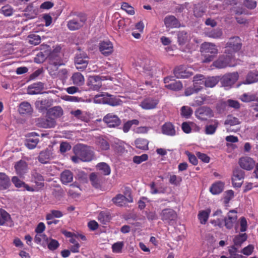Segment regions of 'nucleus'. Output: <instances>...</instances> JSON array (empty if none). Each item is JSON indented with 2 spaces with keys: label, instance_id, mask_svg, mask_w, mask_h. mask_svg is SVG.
Segmentation results:
<instances>
[{
  "label": "nucleus",
  "instance_id": "nucleus-54",
  "mask_svg": "<svg viewBox=\"0 0 258 258\" xmlns=\"http://www.w3.org/2000/svg\"><path fill=\"white\" fill-rule=\"evenodd\" d=\"M121 8L129 15H133L135 14L134 8L130 5L127 3H123L121 5Z\"/></svg>",
  "mask_w": 258,
  "mask_h": 258
},
{
  "label": "nucleus",
  "instance_id": "nucleus-9",
  "mask_svg": "<svg viewBox=\"0 0 258 258\" xmlns=\"http://www.w3.org/2000/svg\"><path fill=\"white\" fill-rule=\"evenodd\" d=\"M161 219L162 221L168 223L169 224L174 222L177 217L176 213L171 209H165L162 210L160 213Z\"/></svg>",
  "mask_w": 258,
  "mask_h": 258
},
{
  "label": "nucleus",
  "instance_id": "nucleus-62",
  "mask_svg": "<svg viewBox=\"0 0 258 258\" xmlns=\"http://www.w3.org/2000/svg\"><path fill=\"white\" fill-rule=\"evenodd\" d=\"M244 5L249 9H253L256 6V2L253 0H245L244 1Z\"/></svg>",
  "mask_w": 258,
  "mask_h": 258
},
{
  "label": "nucleus",
  "instance_id": "nucleus-50",
  "mask_svg": "<svg viewBox=\"0 0 258 258\" xmlns=\"http://www.w3.org/2000/svg\"><path fill=\"white\" fill-rule=\"evenodd\" d=\"M63 216L62 212L58 210H52L50 213L47 214L46 219L47 220H52L54 218H60Z\"/></svg>",
  "mask_w": 258,
  "mask_h": 258
},
{
  "label": "nucleus",
  "instance_id": "nucleus-45",
  "mask_svg": "<svg viewBox=\"0 0 258 258\" xmlns=\"http://www.w3.org/2000/svg\"><path fill=\"white\" fill-rule=\"evenodd\" d=\"M27 39L30 44L34 45H38L41 42L40 36L35 33L29 35L27 37Z\"/></svg>",
  "mask_w": 258,
  "mask_h": 258
},
{
  "label": "nucleus",
  "instance_id": "nucleus-14",
  "mask_svg": "<svg viewBox=\"0 0 258 258\" xmlns=\"http://www.w3.org/2000/svg\"><path fill=\"white\" fill-rule=\"evenodd\" d=\"M103 120L108 125L109 127H116L121 123L120 119L116 115L112 113H108L106 115Z\"/></svg>",
  "mask_w": 258,
  "mask_h": 258
},
{
  "label": "nucleus",
  "instance_id": "nucleus-41",
  "mask_svg": "<svg viewBox=\"0 0 258 258\" xmlns=\"http://www.w3.org/2000/svg\"><path fill=\"white\" fill-rule=\"evenodd\" d=\"M247 238V235L246 233L240 234L236 235L233 239L235 246L239 247L241 246L242 243L246 240Z\"/></svg>",
  "mask_w": 258,
  "mask_h": 258
},
{
  "label": "nucleus",
  "instance_id": "nucleus-7",
  "mask_svg": "<svg viewBox=\"0 0 258 258\" xmlns=\"http://www.w3.org/2000/svg\"><path fill=\"white\" fill-rule=\"evenodd\" d=\"M241 40L239 37H231L226 44L225 53L232 55L233 53L239 51L241 49Z\"/></svg>",
  "mask_w": 258,
  "mask_h": 258
},
{
  "label": "nucleus",
  "instance_id": "nucleus-38",
  "mask_svg": "<svg viewBox=\"0 0 258 258\" xmlns=\"http://www.w3.org/2000/svg\"><path fill=\"white\" fill-rule=\"evenodd\" d=\"M210 212V209L202 210L199 212L198 216L201 224H205L206 223L209 218Z\"/></svg>",
  "mask_w": 258,
  "mask_h": 258
},
{
  "label": "nucleus",
  "instance_id": "nucleus-52",
  "mask_svg": "<svg viewBox=\"0 0 258 258\" xmlns=\"http://www.w3.org/2000/svg\"><path fill=\"white\" fill-rule=\"evenodd\" d=\"M48 54L49 53L48 52H39L35 57L34 60L37 63L42 62L48 56Z\"/></svg>",
  "mask_w": 258,
  "mask_h": 258
},
{
  "label": "nucleus",
  "instance_id": "nucleus-15",
  "mask_svg": "<svg viewBox=\"0 0 258 258\" xmlns=\"http://www.w3.org/2000/svg\"><path fill=\"white\" fill-rule=\"evenodd\" d=\"M237 212L234 210L230 211L228 214L227 217L224 218L225 226L226 228L230 229H231L234 223L237 219Z\"/></svg>",
  "mask_w": 258,
  "mask_h": 258
},
{
  "label": "nucleus",
  "instance_id": "nucleus-26",
  "mask_svg": "<svg viewBox=\"0 0 258 258\" xmlns=\"http://www.w3.org/2000/svg\"><path fill=\"white\" fill-rule=\"evenodd\" d=\"M158 101L151 98L144 100L141 104V106L145 109H152L156 107Z\"/></svg>",
  "mask_w": 258,
  "mask_h": 258
},
{
  "label": "nucleus",
  "instance_id": "nucleus-24",
  "mask_svg": "<svg viewBox=\"0 0 258 258\" xmlns=\"http://www.w3.org/2000/svg\"><path fill=\"white\" fill-rule=\"evenodd\" d=\"M39 126L45 128L54 127L56 125L55 119L50 116L46 119H41L38 122Z\"/></svg>",
  "mask_w": 258,
  "mask_h": 258
},
{
  "label": "nucleus",
  "instance_id": "nucleus-20",
  "mask_svg": "<svg viewBox=\"0 0 258 258\" xmlns=\"http://www.w3.org/2000/svg\"><path fill=\"white\" fill-rule=\"evenodd\" d=\"M239 164L242 168L250 170L254 166V162L249 157H243L239 159Z\"/></svg>",
  "mask_w": 258,
  "mask_h": 258
},
{
  "label": "nucleus",
  "instance_id": "nucleus-35",
  "mask_svg": "<svg viewBox=\"0 0 258 258\" xmlns=\"http://www.w3.org/2000/svg\"><path fill=\"white\" fill-rule=\"evenodd\" d=\"M12 182L14 184L16 187L20 188L23 187L28 191H33V188L30 187L28 185L26 184L18 178L17 176L13 177L12 179Z\"/></svg>",
  "mask_w": 258,
  "mask_h": 258
},
{
  "label": "nucleus",
  "instance_id": "nucleus-6",
  "mask_svg": "<svg viewBox=\"0 0 258 258\" xmlns=\"http://www.w3.org/2000/svg\"><path fill=\"white\" fill-rule=\"evenodd\" d=\"M112 202L117 206L122 207L127 203H132L133 197L131 196V192L129 189H126L123 195L118 194L112 199Z\"/></svg>",
  "mask_w": 258,
  "mask_h": 258
},
{
  "label": "nucleus",
  "instance_id": "nucleus-2",
  "mask_svg": "<svg viewBox=\"0 0 258 258\" xmlns=\"http://www.w3.org/2000/svg\"><path fill=\"white\" fill-rule=\"evenodd\" d=\"M95 103L108 104L111 106H116L120 104L121 101L107 93L101 92L96 95L93 99Z\"/></svg>",
  "mask_w": 258,
  "mask_h": 258
},
{
  "label": "nucleus",
  "instance_id": "nucleus-10",
  "mask_svg": "<svg viewBox=\"0 0 258 258\" xmlns=\"http://www.w3.org/2000/svg\"><path fill=\"white\" fill-rule=\"evenodd\" d=\"M244 171L239 168L234 170L232 177L233 185L236 187H240L243 182Z\"/></svg>",
  "mask_w": 258,
  "mask_h": 258
},
{
  "label": "nucleus",
  "instance_id": "nucleus-17",
  "mask_svg": "<svg viewBox=\"0 0 258 258\" xmlns=\"http://www.w3.org/2000/svg\"><path fill=\"white\" fill-rule=\"evenodd\" d=\"M238 74L237 72L225 75L222 78V84L224 86H231L238 80Z\"/></svg>",
  "mask_w": 258,
  "mask_h": 258
},
{
  "label": "nucleus",
  "instance_id": "nucleus-47",
  "mask_svg": "<svg viewBox=\"0 0 258 258\" xmlns=\"http://www.w3.org/2000/svg\"><path fill=\"white\" fill-rule=\"evenodd\" d=\"M222 30L219 28L212 30L206 33L207 36L215 39L220 38L222 35Z\"/></svg>",
  "mask_w": 258,
  "mask_h": 258
},
{
  "label": "nucleus",
  "instance_id": "nucleus-27",
  "mask_svg": "<svg viewBox=\"0 0 258 258\" xmlns=\"http://www.w3.org/2000/svg\"><path fill=\"white\" fill-rule=\"evenodd\" d=\"M48 116L53 118L60 117L63 115V110L60 106H55L49 109L47 111Z\"/></svg>",
  "mask_w": 258,
  "mask_h": 258
},
{
  "label": "nucleus",
  "instance_id": "nucleus-30",
  "mask_svg": "<svg viewBox=\"0 0 258 258\" xmlns=\"http://www.w3.org/2000/svg\"><path fill=\"white\" fill-rule=\"evenodd\" d=\"M11 184L9 177L4 173L0 172V189H6Z\"/></svg>",
  "mask_w": 258,
  "mask_h": 258
},
{
  "label": "nucleus",
  "instance_id": "nucleus-4",
  "mask_svg": "<svg viewBox=\"0 0 258 258\" xmlns=\"http://www.w3.org/2000/svg\"><path fill=\"white\" fill-rule=\"evenodd\" d=\"M195 81L196 84H199L201 86L212 88L219 81V77L216 76L205 78L203 75H197L195 76Z\"/></svg>",
  "mask_w": 258,
  "mask_h": 258
},
{
  "label": "nucleus",
  "instance_id": "nucleus-11",
  "mask_svg": "<svg viewBox=\"0 0 258 258\" xmlns=\"http://www.w3.org/2000/svg\"><path fill=\"white\" fill-rule=\"evenodd\" d=\"M196 116L201 120H207L213 116L212 110L208 107L203 106L199 108L195 111Z\"/></svg>",
  "mask_w": 258,
  "mask_h": 258
},
{
  "label": "nucleus",
  "instance_id": "nucleus-42",
  "mask_svg": "<svg viewBox=\"0 0 258 258\" xmlns=\"http://www.w3.org/2000/svg\"><path fill=\"white\" fill-rule=\"evenodd\" d=\"M258 81V72H250L247 76L244 84H251L256 82Z\"/></svg>",
  "mask_w": 258,
  "mask_h": 258
},
{
  "label": "nucleus",
  "instance_id": "nucleus-39",
  "mask_svg": "<svg viewBox=\"0 0 258 258\" xmlns=\"http://www.w3.org/2000/svg\"><path fill=\"white\" fill-rule=\"evenodd\" d=\"M224 188V184L221 181L217 182L211 186L210 191L213 195L219 194L221 192Z\"/></svg>",
  "mask_w": 258,
  "mask_h": 258
},
{
  "label": "nucleus",
  "instance_id": "nucleus-18",
  "mask_svg": "<svg viewBox=\"0 0 258 258\" xmlns=\"http://www.w3.org/2000/svg\"><path fill=\"white\" fill-rule=\"evenodd\" d=\"M87 85L90 89L98 90L102 86L101 79L98 76H90L88 79Z\"/></svg>",
  "mask_w": 258,
  "mask_h": 258
},
{
  "label": "nucleus",
  "instance_id": "nucleus-8",
  "mask_svg": "<svg viewBox=\"0 0 258 258\" xmlns=\"http://www.w3.org/2000/svg\"><path fill=\"white\" fill-rule=\"evenodd\" d=\"M89 63V57L85 52L77 53L75 57V64L77 70L82 71L87 67Z\"/></svg>",
  "mask_w": 258,
  "mask_h": 258
},
{
  "label": "nucleus",
  "instance_id": "nucleus-22",
  "mask_svg": "<svg viewBox=\"0 0 258 258\" xmlns=\"http://www.w3.org/2000/svg\"><path fill=\"white\" fill-rule=\"evenodd\" d=\"M164 23L167 28L179 27L180 25L178 20L174 16H167L164 19Z\"/></svg>",
  "mask_w": 258,
  "mask_h": 258
},
{
  "label": "nucleus",
  "instance_id": "nucleus-29",
  "mask_svg": "<svg viewBox=\"0 0 258 258\" xmlns=\"http://www.w3.org/2000/svg\"><path fill=\"white\" fill-rule=\"evenodd\" d=\"M73 174L68 170L63 171L60 174V180L63 184H66L73 181Z\"/></svg>",
  "mask_w": 258,
  "mask_h": 258
},
{
  "label": "nucleus",
  "instance_id": "nucleus-21",
  "mask_svg": "<svg viewBox=\"0 0 258 258\" xmlns=\"http://www.w3.org/2000/svg\"><path fill=\"white\" fill-rule=\"evenodd\" d=\"M53 158L52 151L48 149L41 151L38 156V160L43 164H46Z\"/></svg>",
  "mask_w": 258,
  "mask_h": 258
},
{
  "label": "nucleus",
  "instance_id": "nucleus-5",
  "mask_svg": "<svg viewBox=\"0 0 258 258\" xmlns=\"http://www.w3.org/2000/svg\"><path fill=\"white\" fill-rule=\"evenodd\" d=\"M86 21V16L83 14H80L76 17L69 20L68 22L67 26L71 31L77 30L83 27Z\"/></svg>",
  "mask_w": 258,
  "mask_h": 258
},
{
  "label": "nucleus",
  "instance_id": "nucleus-46",
  "mask_svg": "<svg viewBox=\"0 0 258 258\" xmlns=\"http://www.w3.org/2000/svg\"><path fill=\"white\" fill-rule=\"evenodd\" d=\"M136 67L137 69H138V66L141 68L142 67L146 71H150L152 70V67L150 66V61L148 59H145L144 62H139L138 61L136 62Z\"/></svg>",
  "mask_w": 258,
  "mask_h": 258
},
{
  "label": "nucleus",
  "instance_id": "nucleus-61",
  "mask_svg": "<svg viewBox=\"0 0 258 258\" xmlns=\"http://www.w3.org/2000/svg\"><path fill=\"white\" fill-rule=\"evenodd\" d=\"M181 111L182 115L186 117L190 116L192 112V109L190 107L187 106H183L181 108Z\"/></svg>",
  "mask_w": 258,
  "mask_h": 258
},
{
  "label": "nucleus",
  "instance_id": "nucleus-34",
  "mask_svg": "<svg viewBox=\"0 0 258 258\" xmlns=\"http://www.w3.org/2000/svg\"><path fill=\"white\" fill-rule=\"evenodd\" d=\"M90 180L92 185L94 187H100L101 181V176L100 175L96 173H92L90 175Z\"/></svg>",
  "mask_w": 258,
  "mask_h": 258
},
{
  "label": "nucleus",
  "instance_id": "nucleus-56",
  "mask_svg": "<svg viewBox=\"0 0 258 258\" xmlns=\"http://www.w3.org/2000/svg\"><path fill=\"white\" fill-rule=\"evenodd\" d=\"M10 218L9 214L4 210L1 211L0 214V225H3Z\"/></svg>",
  "mask_w": 258,
  "mask_h": 258
},
{
  "label": "nucleus",
  "instance_id": "nucleus-43",
  "mask_svg": "<svg viewBox=\"0 0 258 258\" xmlns=\"http://www.w3.org/2000/svg\"><path fill=\"white\" fill-rule=\"evenodd\" d=\"M162 132L167 135L173 136L175 134L173 125L170 123H166L162 126Z\"/></svg>",
  "mask_w": 258,
  "mask_h": 258
},
{
  "label": "nucleus",
  "instance_id": "nucleus-44",
  "mask_svg": "<svg viewBox=\"0 0 258 258\" xmlns=\"http://www.w3.org/2000/svg\"><path fill=\"white\" fill-rule=\"evenodd\" d=\"M97 167L101 173L104 175H108L110 173V167L106 163H100L97 164Z\"/></svg>",
  "mask_w": 258,
  "mask_h": 258
},
{
  "label": "nucleus",
  "instance_id": "nucleus-59",
  "mask_svg": "<svg viewBox=\"0 0 258 258\" xmlns=\"http://www.w3.org/2000/svg\"><path fill=\"white\" fill-rule=\"evenodd\" d=\"M98 220L103 224H105L107 222L109 221L110 218L109 216L104 212H101L98 215Z\"/></svg>",
  "mask_w": 258,
  "mask_h": 258
},
{
  "label": "nucleus",
  "instance_id": "nucleus-12",
  "mask_svg": "<svg viewBox=\"0 0 258 258\" xmlns=\"http://www.w3.org/2000/svg\"><path fill=\"white\" fill-rule=\"evenodd\" d=\"M52 100L49 98L42 99L37 100L35 103L36 108L41 113L48 110V108L52 104Z\"/></svg>",
  "mask_w": 258,
  "mask_h": 258
},
{
  "label": "nucleus",
  "instance_id": "nucleus-25",
  "mask_svg": "<svg viewBox=\"0 0 258 258\" xmlns=\"http://www.w3.org/2000/svg\"><path fill=\"white\" fill-rule=\"evenodd\" d=\"M201 48V51L205 53L216 54L218 52L215 45L210 42H204L202 44Z\"/></svg>",
  "mask_w": 258,
  "mask_h": 258
},
{
  "label": "nucleus",
  "instance_id": "nucleus-49",
  "mask_svg": "<svg viewBox=\"0 0 258 258\" xmlns=\"http://www.w3.org/2000/svg\"><path fill=\"white\" fill-rule=\"evenodd\" d=\"M206 8L203 6L197 5L195 6L194 10V15L196 17H201L206 13Z\"/></svg>",
  "mask_w": 258,
  "mask_h": 258
},
{
  "label": "nucleus",
  "instance_id": "nucleus-23",
  "mask_svg": "<svg viewBox=\"0 0 258 258\" xmlns=\"http://www.w3.org/2000/svg\"><path fill=\"white\" fill-rule=\"evenodd\" d=\"M174 74L177 78H185L191 76L192 74L186 71L184 66H179L175 68Z\"/></svg>",
  "mask_w": 258,
  "mask_h": 258
},
{
  "label": "nucleus",
  "instance_id": "nucleus-32",
  "mask_svg": "<svg viewBox=\"0 0 258 258\" xmlns=\"http://www.w3.org/2000/svg\"><path fill=\"white\" fill-rule=\"evenodd\" d=\"M190 37L187 33L184 31L177 33V39L179 45H183L190 40Z\"/></svg>",
  "mask_w": 258,
  "mask_h": 258
},
{
  "label": "nucleus",
  "instance_id": "nucleus-57",
  "mask_svg": "<svg viewBox=\"0 0 258 258\" xmlns=\"http://www.w3.org/2000/svg\"><path fill=\"white\" fill-rule=\"evenodd\" d=\"M148 156L147 154H144L141 156H136L133 158V161L136 164H140L143 161L147 160Z\"/></svg>",
  "mask_w": 258,
  "mask_h": 258
},
{
  "label": "nucleus",
  "instance_id": "nucleus-3",
  "mask_svg": "<svg viewBox=\"0 0 258 258\" xmlns=\"http://www.w3.org/2000/svg\"><path fill=\"white\" fill-rule=\"evenodd\" d=\"M49 63L47 67L50 74L56 77L58 74V67L62 65L60 57L54 52H52L49 55Z\"/></svg>",
  "mask_w": 258,
  "mask_h": 258
},
{
  "label": "nucleus",
  "instance_id": "nucleus-53",
  "mask_svg": "<svg viewBox=\"0 0 258 258\" xmlns=\"http://www.w3.org/2000/svg\"><path fill=\"white\" fill-rule=\"evenodd\" d=\"M239 123L240 121L238 119L231 115L228 116L225 121V124L229 125L230 126L235 125Z\"/></svg>",
  "mask_w": 258,
  "mask_h": 258
},
{
  "label": "nucleus",
  "instance_id": "nucleus-19",
  "mask_svg": "<svg viewBox=\"0 0 258 258\" xmlns=\"http://www.w3.org/2000/svg\"><path fill=\"white\" fill-rule=\"evenodd\" d=\"M99 50L104 55H109L113 51V46L109 41H103L99 44Z\"/></svg>",
  "mask_w": 258,
  "mask_h": 258
},
{
  "label": "nucleus",
  "instance_id": "nucleus-60",
  "mask_svg": "<svg viewBox=\"0 0 258 258\" xmlns=\"http://www.w3.org/2000/svg\"><path fill=\"white\" fill-rule=\"evenodd\" d=\"M47 241L48 248L51 250L56 249L59 246L58 241L54 239H50V241Z\"/></svg>",
  "mask_w": 258,
  "mask_h": 258
},
{
  "label": "nucleus",
  "instance_id": "nucleus-48",
  "mask_svg": "<svg viewBox=\"0 0 258 258\" xmlns=\"http://www.w3.org/2000/svg\"><path fill=\"white\" fill-rule=\"evenodd\" d=\"M214 122V124L207 125L206 126L205 133L206 134L212 135L215 132L218 125V122L215 120Z\"/></svg>",
  "mask_w": 258,
  "mask_h": 258
},
{
  "label": "nucleus",
  "instance_id": "nucleus-51",
  "mask_svg": "<svg viewBox=\"0 0 258 258\" xmlns=\"http://www.w3.org/2000/svg\"><path fill=\"white\" fill-rule=\"evenodd\" d=\"M13 12V8L9 5L3 6L0 10V13L7 17L11 16Z\"/></svg>",
  "mask_w": 258,
  "mask_h": 258
},
{
  "label": "nucleus",
  "instance_id": "nucleus-33",
  "mask_svg": "<svg viewBox=\"0 0 258 258\" xmlns=\"http://www.w3.org/2000/svg\"><path fill=\"white\" fill-rule=\"evenodd\" d=\"M27 163L25 161L20 160L17 162L15 165V168L17 174L21 175L24 174L27 170Z\"/></svg>",
  "mask_w": 258,
  "mask_h": 258
},
{
  "label": "nucleus",
  "instance_id": "nucleus-36",
  "mask_svg": "<svg viewBox=\"0 0 258 258\" xmlns=\"http://www.w3.org/2000/svg\"><path fill=\"white\" fill-rule=\"evenodd\" d=\"M194 86L192 87H188L185 90V95L186 96H189L195 93H198L203 88V86L200 85L199 84H196L195 81V77H194Z\"/></svg>",
  "mask_w": 258,
  "mask_h": 258
},
{
  "label": "nucleus",
  "instance_id": "nucleus-1",
  "mask_svg": "<svg viewBox=\"0 0 258 258\" xmlns=\"http://www.w3.org/2000/svg\"><path fill=\"white\" fill-rule=\"evenodd\" d=\"M74 151L75 155L79 156L81 161L88 162L93 158V152L87 146L83 144L77 145L74 148Z\"/></svg>",
  "mask_w": 258,
  "mask_h": 258
},
{
  "label": "nucleus",
  "instance_id": "nucleus-40",
  "mask_svg": "<svg viewBox=\"0 0 258 258\" xmlns=\"http://www.w3.org/2000/svg\"><path fill=\"white\" fill-rule=\"evenodd\" d=\"M135 143L136 147L139 149L143 150H147L148 149L149 142L146 139L141 138L137 139Z\"/></svg>",
  "mask_w": 258,
  "mask_h": 258
},
{
  "label": "nucleus",
  "instance_id": "nucleus-28",
  "mask_svg": "<svg viewBox=\"0 0 258 258\" xmlns=\"http://www.w3.org/2000/svg\"><path fill=\"white\" fill-rule=\"evenodd\" d=\"M34 136H38V135L35 133H32L26 140L25 145L29 149H34L39 142L38 139L31 138Z\"/></svg>",
  "mask_w": 258,
  "mask_h": 258
},
{
  "label": "nucleus",
  "instance_id": "nucleus-58",
  "mask_svg": "<svg viewBox=\"0 0 258 258\" xmlns=\"http://www.w3.org/2000/svg\"><path fill=\"white\" fill-rule=\"evenodd\" d=\"M123 246V242H118L114 243L112 246V250L114 252L120 253Z\"/></svg>",
  "mask_w": 258,
  "mask_h": 258
},
{
  "label": "nucleus",
  "instance_id": "nucleus-37",
  "mask_svg": "<svg viewBox=\"0 0 258 258\" xmlns=\"http://www.w3.org/2000/svg\"><path fill=\"white\" fill-rule=\"evenodd\" d=\"M72 80L75 85L82 86L84 83V76L79 72L75 73L72 76Z\"/></svg>",
  "mask_w": 258,
  "mask_h": 258
},
{
  "label": "nucleus",
  "instance_id": "nucleus-63",
  "mask_svg": "<svg viewBox=\"0 0 258 258\" xmlns=\"http://www.w3.org/2000/svg\"><path fill=\"white\" fill-rule=\"evenodd\" d=\"M34 178L35 182L38 184V185L43 186V183L42 182L44 180L43 176L38 173H35L33 175Z\"/></svg>",
  "mask_w": 258,
  "mask_h": 258
},
{
  "label": "nucleus",
  "instance_id": "nucleus-55",
  "mask_svg": "<svg viewBox=\"0 0 258 258\" xmlns=\"http://www.w3.org/2000/svg\"><path fill=\"white\" fill-rule=\"evenodd\" d=\"M26 12H30V13H25V15L29 19L34 18L37 15L36 10L33 9L32 6H28L26 9Z\"/></svg>",
  "mask_w": 258,
  "mask_h": 258
},
{
  "label": "nucleus",
  "instance_id": "nucleus-64",
  "mask_svg": "<svg viewBox=\"0 0 258 258\" xmlns=\"http://www.w3.org/2000/svg\"><path fill=\"white\" fill-rule=\"evenodd\" d=\"M71 148V145L67 142H62L60 145V151L61 153L69 151Z\"/></svg>",
  "mask_w": 258,
  "mask_h": 258
},
{
  "label": "nucleus",
  "instance_id": "nucleus-13",
  "mask_svg": "<svg viewBox=\"0 0 258 258\" xmlns=\"http://www.w3.org/2000/svg\"><path fill=\"white\" fill-rule=\"evenodd\" d=\"M173 77H167L164 80L165 84L168 83V84L165 85V87L170 90L173 91H178L182 88V84L179 81H174L172 80Z\"/></svg>",
  "mask_w": 258,
  "mask_h": 258
},
{
  "label": "nucleus",
  "instance_id": "nucleus-31",
  "mask_svg": "<svg viewBox=\"0 0 258 258\" xmlns=\"http://www.w3.org/2000/svg\"><path fill=\"white\" fill-rule=\"evenodd\" d=\"M19 111L20 114H31L33 111V109L29 103L23 102L19 105Z\"/></svg>",
  "mask_w": 258,
  "mask_h": 258
},
{
  "label": "nucleus",
  "instance_id": "nucleus-16",
  "mask_svg": "<svg viewBox=\"0 0 258 258\" xmlns=\"http://www.w3.org/2000/svg\"><path fill=\"white\" fill-rule=\"evenodd\" d=\"M232 58V54H226L225 56L223 55L220 57L218 60L214 62L215 67L218 69H222L228 66H230V63Z\"/></svg>",
  "mask_w": 258,
  "mask_h": 258
}]
</instances>
